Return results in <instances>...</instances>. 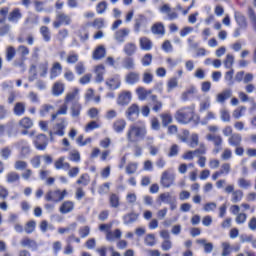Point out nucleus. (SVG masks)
Returning a JSON list of instances; mask_svg holds the SVG:
<instances>
[{"label":"nucleus","mask_w":256,"mask_h":256,"mask_svg":"<svg viewBox=\"0 0 256 256\" xmlns=\"http://www.w3.org/2000/svg\"><path fill=\"white\" fill-rule=\"evenodd\" d=\"M62 71L63 66H61V63L55 62L50 71V79H56V77H59V75H61Z\"/></svg>","instance_id":"obj_23"},{"label":"nucleus","mask_w":256,"mask_h":256,"mask_svg":"<svg viewBox=\"0 0 256 256\" xmlns=\"http://www.w3.org/2000/svg\"><path fill=\"white\" fill-rule=\"evenodd\" d=\"M238 186L241 189H249L251 187V182L245 178H239L238 179Z\"/></svg>","instance_id":"obj_59"},{"label":"nucleus","mask_w":256,"mask_h":256,"mask_svg":"<svg viewBox=\"0 0 256 256\" xmlns=\"http://www.w3.org/2000/svg\"><path fill=\"white\" fill-rule=\"evenodd\" d=\"M241 141H243V137L239 133L232 134L228 139L229 145L232 147H240Z\"/></svg>","instance_id":"obj_22"},{"label":"nucleus","mask_w":256,"mask_h":256,"mask_svg":"<svg viewBox=\"0 0 256 256\" xmlns=\"http://www.w3.org/2000/svg\"><path fill=\"white\" fill-rule=\"evenodd\" d=\"M0 156L2 157V159H4L5 161H7V159H9V157H11V148L9 147H5L0 151Z\"/></svg>","instance_id":"obj_64"},{"label":"nucleus","mask_w":256,"mask_h":256,"mask_svg":"<svg viewBox=\"0 0 256 256\" xmlns=\"http://www.w3.org/2000/svg\"><path fill=\"white\" fill-rule=\"evenodd\" d=\"M207 141H212L214 143L215 147H221L223 145V137L217 135V134H207L206 135Z\"/></svg>","instance_id":"obj_24"},{"label":"nucleus","mask_w":256,"mask_h":256,"mask_svg":"<svg viewBox=\"0 0 256 256\" xmlns=\"http://www.w3.org/2000/svg\"><path fill=\"white\" fill-rule=\"evenodd\" d=\"M234 18L240 29H247V18L239 11L234 12Z\"/></svg>","instance_id":"obj_13"},{"label":"nucleus","mask_w":256,"mask_h":256,"mask_svg":"<svg viewBox=\"0 0 256 256\" xmlns=\"http://www.w3.org/2000/svg\"><path fill=\"white\" fill-rule=\"evenodd\" d=\"M139 45L142 51H151L153 49V42L147 37H141Z\"/></svg>","instance_id":"obj_17"},{"label":"nucleus","mask_w":256,"mask_h":256,"mask_svg":"<svg viewBox=\"0 0 256 256\" xmlns=\"http://www.w3.org/2000/svg\"><path fill=\"white\" fill-rule=\"evenodd\" d=\"M9 15V7L0 8V24L5 23L7 21Z\"/></svg>","instance_id":"obj_52"},{"label":"nucleus","mask_w":256,"mask_h":256,"mask_svg":"<svg viewBox=\"0 0 256 256\" xmlns=\"http://www.w3.org/2000/svg\"><path fill=\"white\" fill-rule=\"evenodd\" d=\"M139 219V214L130 212L123 216L124 225H131Z\"/></svg>","instance_id":"obj_26"},{"label":"nucleus","mask_w":256,"mask_h":256,"mask_svg":"<svg viewBox=\"0 0 256 256\" xmlns=\"http://www.w3.org/2000/svg\"><path fill=\"white\" fill-rule=\"evenodd\" d=\"M128 103H131V92L130 91H123L118 96L117 104L124 107Z\"/></svg>","instance_id":"obj_12"},{"label":"nucleus","mask_w":256,"mask_h":256,"mask_svg":"<svg viewBox=\"0 0 256 256\" xmlns=\"http://www.w3.org/2000/svg\"><path fill=\"white\" fill-rule=\"evenodd\" d=\"M219 172L222 175H229V173H231V164L230 163H223L220 167Z\"/></svg>","instance_id":"obj_60"},{"label":"nucleus","mask_w":256,"mask_h":256,"mask_svg":"<svg viewBox=\"0 0 256 256\" xmlns=\"http://www.w3.org/2000/svg\"><path fill=\"white\" fill-rule=\"evenodd\" d=\"M54 167L57 170L64 169V171H67L71 169V164H69V162H65V157L62 156L55 161Z\"/></svg>","instance_id":"obj_19"},{"label":"nucleus","mask_w":256,"mask_h":256,"mask_svg":"<svg viewBox=\"0 0 256 256\" xmlns=\"http://www.w3.org/2000/svg\"><path fill=\"white\" fill-rule=\"evenodd\" d=\"M235 63V57L231 54H227L226 59L224 60V66L226 69H231Z\"/></svg>","instance_id":"obj_53"},{"label":"nucleus","mask_w":256,"mask_h":256,"mask_svg":"<svg viewBox=\"0 0 256 256\" xmlns=\"http://www.w3.org/2000/svg\"><path fill=\"white\" fill-rule=\"evenodd\" d=\"M197 145H199V135L192 134L190 137L189 147H191V149H195V147H197Z\"/></svg>","instance_id":"obj_58"},{"label":"nucleus","mask_w":256,"mask_h":256,"mask_svg":"<svg viewBox=\"0 0 256 256\" xmlns=\"http://www.w3.org/2000/svg\"><path fill=\"white\" fill-rule=\"evenodd\" d=\"M106 85L109 86V89L115 91L121 87V79L119 77L110 78L106 81Z\"/></svg>","instance_id":"obj_31"},{"label":"nucleus","mask_w":256,"mask_h":256,"mask_svg":"<svg viewBox=\"0 0 256 256\" xmlns=\"http://www.w3.org/2000/svg\"><path fill=\"white\" fill-rule=\"evenodd\" d=\"M40 33L43 37V40L46 42V43H49V41H51V31L49 30V27L47 26H42L40 28Z\"/></svg>","instance_id":"obj_39"},{"label":"nucleus","mask_w":256,"mask_h":256,"mask_svg":"<svg viewBox=\"0 0 256 256\" xmlns=\"http://www.w3.org/2000/svg\"><path fill=\"white\" fill-rule=\"evenodd\" d=\"M73 209H75V203L73 201L67 200L62 203L59 211L62 213V215H67V213H71Z\"/></svg>","instance_id":"obj_16"},{"label":"nucleus","mask_w":256,"mask_h":256,"mask_svg":"<svg viewBox=\"0 0 256 256\" xmlns=\"http://www.w3.org/2000/svg\"><path fill=\"white\" fill-rule=\"evenodd\" d=\"M137 167H138L137 163H135V162L129 163L126 166V173L128 175H133V174L137 173Z\"/></svg>","instance_id":"obj_56"},{"label":"nucleus","mask_w":256,"mask_h":256,"mask_svg":"<svg viewBox=\"0 0 256 256\" xmlns=\"http://www.w3.org/2000/svg\"><path fill=\"white\" fill-rule=\"evenodd\" d=\"M67 37H69V30L67 29L59 30L57 39L60 43H63L65 39H67Z\"/></svg>","instance_id":"obj_55"},{"label":"nucleus","mask_w":256,"mask_h":256,"mask_svg":"<svg viewBox=\"0 0 256 256\" xmlns=\"http://www.w3.org/2000/svg\"><path fill=\"white\" fill-rule=\"evenodd\" d=\"M196 243L198 245H202L203 248H204V253H212L213 252V243L211 242H208L207 239H198L196 240Z\"/></svg>","instance_id":"obj_27"},{"label":"nucleus","mask_w":256,"mask_h":256,"mask_svg":"<svg viewBox=\"0 0 256 256\" xmlns=\"http://www.w3.org/2000/svg\"><path fill=\"white\" fill-rule=\"evenodd\" d=\"M160 13L163 15H167L169 21H175L179 17V14L175 11L171 10V6L169 4H164L159 8Z\"/></svg>","instance_id":"obj_8"},{"label":"nucleus","mask_w":256,"mask_h":256,"mask_svg":"<svg viewBox=\"0 0 256 256\" xmlns=\"http://www.w3.org/2000/svg\"><path fill=\"white\" fill-rule=\"evenodd\" d=\"M67 127V120L65 118L58 119V122L54 126V135L63 137L65 135V129Z\"/></svg>","instance_id":"obj_9"},{"label":"nucleus","mask_w":256,"mask_h":256,"mask_svg":"<svg viewBox=\"0 0 256 256\" xmlns=\"http://www.w3.org/2000/svg\"><path fill=\"white\" fill-rule=\"evenodd\" d=\"M140 79H141V75L139 74V72H135V71L129 72L125 76V82L128 85H135V83H139Z\"/></svg>","instance_id":"obj_11"},{"label":"nucleus","mask_w":256,"mask_h":256,"mask_svg":"<svg viewBox=\"0 0 256 256\" xmlns=\"http://www.w3.org/2000/svg\"><path fill=\"white\" fill-rule=\"evenodd\" d=\"M220 118H221V121H223L224 123H229L231 121V114L229 113V110L221 109Z\"/></svg>","instance_id":"obj_50"},{"label":"nucleus","mask_w":256,"mask_h":256,"mask_svg":"<svg viewBox=\"0 0 256 256\" xmlns=\"http://www.w3.org/2000/svg\"><path fill=\"white\" fill-rule=\"evenodd\" d=\"M96 11L99 15H103V13L105 11H107V2L102 1V2L98 3L96 6Z\"/></svg>","instance_id":"obj_62"},{"label":"nucleus","mask_w":256,"mask_h":256,"mask_svg":"<svg viewBox=\"0 0 256 256\" xmlns=\"http://www.w3.org/2000/svg\"><path fill=\"white\" fill-rule=\"evenodd\" d=\"M81 109V104L79 102H74L70 108L71 117H73L74 119L79 117L81 115Z\"/></svg>","instance_id":"obj_34"},{"label":"nucleus","mask_w":256,"mask_h":256,"mask_svg":"<svg viewBox=\"0 0 256 256\" xmlns=\"http://www.w3.org/2000/svg\"><path fill=\"white\" fill-rule=\"evenodd\" d=\"M231 95H232L231 90L226 89V90L222 91L221 93L217 94L216 102L217 103H225V101H227V99H230Z\"/></svg>","instance_id":"obj_29"},{"label":"nucleus","mask_w":256,"mask_h":256,"mask_svg":"<svg viewBox=\"0 0 256 256\" xmlns=\"http://www.w3.org/2000/svg\"><path fill=\"white\" fill-rule=\"evenodd\" d=\"M107 55V50H105V46H98L93 54H92V58L94 59V61H100V59H105V56Z\"/></svg>","instance_id":"obj_15"},{"label":"nucleus","mask_w":256,"mask_h":256,"mask_svg":"<svg viewBox=\"0 0 256 256\" xmlns=\"http://www.w3.org/2000/svg\"><path fill=\"white\" fill-rule=\"evenodd\" d=\"M221 247H222L221 256H231L233 248H231V244L229 242H222Z\"/></svg>","instance_id":"obj_40"},{"label":"nucleus","mask_w":256,"mask_h":256,"mask_svg":"<svg viewBox=\"0 0 256 256\" xmlns=\"http://www.w3.org/2000/svg\"><path fill=\"white\" fill-rule=\"evenodd\" d=\"M143 21H145L144 15H139L138 18L135 19V24H134L135 33H139L141 31V25H143Z\"/></svg>","instance_id":"obj_47"},{"label":"nucleus","mask_w":256,"mask_h":256,"mask_svg":"<svg viewBox=\"0 0 256 256\" xmlns=\"http://www.w3.org/2000/svg\"><path fill=\"white\" fill-rule=\"evenodd\" d=\"M89 174H82L80 178L76 181L77 185H84V187H87L90 183Z\"/></svg>","instance_id":"obj_51"},{"label":"nucleus","mask_w":256,"mask_h":256,"mask_svg":"<svg viewBox=\"0 0 256 256\" xmlns=\"http://www.w3.org/2000/svg\"><path fill=\"white\" fill-rule=\"evenodd\" d=\"M151 31L154 35H163L165 33V26L162 23H156L152 26Z\"/></svg>","instance_id":"obj_37"},{"label":"nucleus","mask_w":256,"mask_h":256,"mask_svg":"<svg viewBox=\"0 0 256 256\" xmlns=\"http://www.w3.org/2000/svg\"><path fill=\"white\" fill-rule=\"evenodd\" d=\"M35 227H37V223L34 220H31V221L26 223L24 231L28 235H31V233H33V231H35Z\"/></svg>","instance_id":"obj_49"},{"label":"nucleus","mask_w":256,"mask_h":256,"mask_svg":"<svg viewBox=\"0 0 256 256\" xmlns=\"http://www.w3.org/2000/svg\"><path fill=\"white\" fill-rule=\"evenodd\" d=\"M153 93V90H147L144 87H138L136 89V94L138 95L139 101H145L149 95Z\"/></svg>","instance_id":"obj_25"},{"label":"nucleus","mask_w":256,"mask_h":256,"mask_svg":"<svg viewBox=\"0 0 256 256\" xmlns=\"http://www.w3.org/2000/svg\"><path fill=\"white\" fill-rule=\"evenodd\" d=\"M144 243L145 245H147V247H155V245H157V241L155 240V234L146 235Z\"/></svg>","instance_id":"obj_45"},{"label":"nucleus","mask_w":256,"mask_h":256,"mask_svg":"<svg viewBox=\"0 0 256 256\" xmlns=\"http://www.w3.org/2000/svg\"><path fill=\"white\" fill-rule=\"evenodd\" d=\"M34 144H35L36 149H38V151H45L47 149V145H48L47 135H45V134L37 135L34 140Z\"/></svg>","instance_id":"obj_7"},{"label":"nucleus","mask_w":256,"mask_h":256,"mask_svg":"<svg viewBox=\"0 0 256 256\" xmlns=\"http://www.w3.org/2000/svg\"><path fill=\"white\" fill-rule=\"evenodd\" d=\"M123 52L127 57H133V54L137 53V45L133 42H128L124 45Z\"/></svg>","instance_id":"obj_21"},{"label":"nucleus","mask_w":256,"mask_h":256,"mask_svg":"<svg viewBox=\"0 0 256 256\" xmlns=\"http://www.w3.org/2000/svg\"><path fill=\"white\" fill-rule=\"evenodd\" d=\"M67 111H69V105L67 103H63L56 113L51 115V121H55L59 115H67Z\"/></svg>","instance_id":"obj_28"},{"label":"nucleus","mask_w":256,"mask_h":256,"mask_svg":"<svg viewBox=\"0 0 256 256\" xmlns=\"http://www.w3.org/2000/svg\"><path fill=\"white\" fill-rule=\"evenodd\" d=\"M112 127L115 133H123V131H125V128L127 127V121H125V119H117L113 123Z\"/></svg>","instance_id":"obj_20"},{"label":"nucleus","mask_w":256,"mask_h":256,"mask_svg":"<svg viewBox=\"0 0 256 256\" xmlns=\"http://www.w3.org/2000/svg\"><path fill=\"white\" fill-rule=\"evenodd\" d=\"M122 67L128 71L135 69V59H133L131 56L124 58L122 61Z\"/></svg>","instance_id":"obj_32"},{"label":"nucleus","mask_w":256,"mask_h":256,"mask_svg":"<svg viewBox=\"0 0 256 256\" xmlns=\"http://www.w3.org/2000/svg\"><path fill=\"white\" fill-rule=\"evenodd\" d=\"M20 245L23 247H28V249H32V251H37L39 247L37 242L33 239H30L29 237L23 238L20 242Z\"/></svg>","instance_id":"obj_18"},{"label":"nucleus","mask_w":256,"mask_h":256,"mask_svg":"<svg viewBox=\"0 0 256 256\" xmlns=\"http://www.w3.org/2000/svg\"><path fill=\"white\" fill-rule=\"evenodd\" d=\"M193 113H195V107H184L176 112L175 119L176 121H178V123H183L184 125H187V123H189V121L193 119Z\"/></svg>","instance_id":"obj_2"},{"label":"nucleus","mask_w":256,"mask_h":256,"mask_svg":"<svg viewBox=\"0 0 256 256\" xmlns=\"http://www.w3.org/2000/svg\"><path fill=\"white\" fill-rule=\"evenodd\" d=\"M63 91H65V86L61 82H56L52 88V93L55 97H59V95H63Z\"/></svg>","instance_id":"obj_35"},{"label":"nucleus","mask_w":256,"mask_h":256,"mask_svg":"<svg viewBox=\"0 0 256 256\" xmlns=\"http://www.w3.org/2000/svg\"><path fill=\"white\" fill-rule=\"evenodd\" d=\"M248 17L250 19V23L253 27V30L256 32V14L255 10H253V8L251 7L248 8Z\"/></svg>","instance_id":"obj_46"},{"label":"nucleus","mask_w":256,"mask_h":256,"mask_svg":"<svg viewBox=\"0 0 256 256\" xmlns=\"http://www.w3.org/2000/svg\"><path fill=\"white\" fill-rule=\"evenodd\" d=\"M147 137V128L145 126H137L132 124L126 132V139L128 143H138Z\"/></svg>","instance_id":"obj_1"},{"label":"nucleus","mask_w":256,"mask_h":256,"mask_svg":"<svg viewBox=\"0 0 256 256\" xmlns=\"http://www.w3.org/2000/svg\"><path fill=\"white\" fill-rule=\"evenodd\" d=\"M153 74L149 71H145L142 75V81L146 85H149L150 83H153Z\"/></svg>","instance_id":"obj_54"},{"label":"nucleus","mask_w":256,"mask_h":256,"mask_svg":"<svg viewBox=\"0 0 256 256\" xmlns=\"http://www.w3.org/2000/svg\"><path fill=\"white\" fill-rule=\"evenodd\" d=\"M129 33H130L129 28H123V29L117 30L114 34V39L118 43H125V37H127Z\"/></svg>","instance_id":"obj_14"},{"label":"nucleus","mask_w":256,"mask_h":256,"mask_svg":"<svg viewBox=\"0 0 256 256\" xmlns=\"http://www.w3.org/2000/svg\"><path fill=\"white\" fill-rule=\"evenodd\" d=\"M72 22L71 16L63 13V12H58L56 15V21L53 22V27L55 29H59L61 25H70Z\"/></svg>","instance_id":"obj_5"},{"label":"nucleus","mask_w":256,"mask_h":256,"mask_svg":"<svg viewBox=\"0 0 256 256\" xmlns=\"http://www.w3.org/2000/svg\"><path fill=\"white\" fill-rule=\"evenodd\" d=\"M21 179V176H19V173L17 172H9L6 175V181L7 183H17Z\"/></svg>","instance_id":"obj_41"},{"label":"nucleus","mask_w":256,"mask_h":256,"mask_svg":"<svg viewBox=\"0 0 256 256\" xmlns=\"http://www.w3.org/2000/svg\"><path fill=\"white\" fill-rule=\"evenodd\" d=\"M141 113V110L139 109V105L137 104H131L126 112V118L128 119V121H137V119H139V114Z\"/></svg>","instance_id":"obj_6"},{"label":"nucleus","mask_w":256,"mask_h":256,"mask_svg":"<svg viewBox=\"0 0 256 256\" xmlns=\"http://www.w3.org/2000/svg\"><path fill=\"white\" fill-rule=\"evenodd\" d=\"M67 190L60 191L59 189L50 190L45 195L46 201H53V203H61L65 197H67Z\"/></svg>","instance_id":"obj_3"},{"label":"nucleus","mask_w":256,"mask_h":256,"mask_svg":"<svg viewBox=\"0 0 256 256\" xmlns=\"http://www.w3.org/2000/svg\"><path fill=\"white\" fill-rule=\"evenodd\" d=\"M23 18V13H21V9L14 8L11 12H8L7 20L9 23L17 24Z\"/></svg>","instance_id":"obj_10"},{"label":"nucleus","mask_w":256,"mask_h":256,"mask_svg":"<svg viewBox=\"0 0 256 256\" xmlns=\"http://www.w3.org/2000/svg\"><path fill=\"white\" fill-rule=\"evenodd\" d=\"M16 55H17V51L15 50V47L8 46L6 48V61H8V63H10V61H13Z\"/></svg>","instance_id":"obj_38"},{"label":"nucleus","mask_w":256,"mask_h":256,"mask_svg":"<svg viewBox=\"0 0 256 256\" xmlns=\"http://www.w3.org/2000/svg\"><path fill=\"white\" fill-rule=\"evenodd\" d=\"M96 83H103V75H105V66L99 65L96 67Z\"/></svg>","instance_id":"obj_36"},{"label":"nucleus","mask_w":256,"mask_h":256,"mask_svg":"<svg viewBox=\"0 0 256 256\" xmlns=\"http://www.w3.org/2000/svg\"><path fill=\"white\" fill-rule=\"evenodd\" d=\"M110 205L114 209H117V207H119V196L117 194L110 195Z\"/></svg>","instance_id":"obj_63"},{"label":"nucleus","mask_w":256,"mask_h":256,"mask_svg":"<svg viewBox=\"0 0 256 256\" xmlns=\"http://www.w3.org/2000/svg\"><path fill=\"white\" fill-rule=\"evenodd\" d=\"M173 183H175V174L169 172V170L164 171L160 179V185L165 189H169Z\"/></svg>","instance_id":"obj_4"},{"label":"nucleus","mask_w":256,"mask_h":256,"mask_svg":"<svg viewBox=\"0 0 256 256\" xmlns=\"http://www.w3.org/2000/svg\"><path fill=\"white\" fill-rule=\"evenodd\" d=\"M19 126L22 127V129H31V127H33V120L29 117H24L19 121Z\"/></svg>","instance_id":"obj_42"},{"label":"nucleus","mask_w":256,"mask_h":256,"mask_svg":"<svg viewBox=\"0 0 256 256\" xmlns=\"http://www.w3.org/2000/svg\"><path fill=\"white\" fill-rule=\"evenodd\" d=\"M160 118L162 119L163 127H167L168 125H171V123H173V116H171V114L169 113L160 114Z\"/></svg>","instance_id":"obj_43"},{"label":"nucleus","mask_w":256,"mask_h":256,"mask_svg":"<svg viewBox=\"0 0 256 256\" xmlns=\"http://www.w3.org/2000/svg\"><path fill=\"white\" fill-rule=\"evenodd\" d=\"M159 199L162 201V203L169 204V201H173V196H171V193L165 192L159 195Z\"/></svg>","instance_id":"obj_61"},{"label":"nucleus","mask_w":256,"mask_h":256,"mask_svg":"<svg viewBox=\"0 0 256 256\" xmlns=\"http://www.w3.org/2000/svg\"><path fill=\"white\" fill-rule=\"evenodd\" d=\"M152 62H153V55L151 54H146L141 59V63L143 67H149V65H151Z\"/></svg>","instance_id":"obj_57"},{"label":"nucleus","mask_w":256,"mask_h":256,"mask_svg":"<svg viewBox=\"0 0 256 256\" xmlns=\"http://www.w3.org/2000/svg\"><path fill=\"white\" fill-rule=\"evenodd\" d=\"M150 99L154 105L152 110L155 111V113H159V111L163 109V102L159 101V99L157 98V95H151Z\"/></svg>","instance_id":"obj_33"},{"label":"nucleus","mask_w":256,"mask_h":256,"mask_svg":"<svg viewBox=\"0 0 256 256\" xmlns=\"http://www.w3.org/2000/svg\"><path fill=\"white\" fill-rule=\"evenodd\" d=\"M27 109V106L25 105V102H18L14 106V115H17V117H21L25 115V110Z\"/></svg>","instance_id":"obj_30"},{"label":"nucleus","mask_w":256,"mask_h":256,"mask_svg":"<svg viewBox=\"0 0 256 256\" xmlns=\"http://www.w3.org/2000/svg\"><path fill=\"white\" fill-rule=\"evenodd\" d=\"M68 159L74 163H79V161H81V154L79 153V150L70 151Z\"/></svg>","instance_id":"obj_44"},{"label":"nucleus","mask_w":256,"mask_h":256,"mask_svg":"<svg viewBox=\"0 0 256 256\" xmlns=\"http://www.w3.org/2000/svg\"><path fill=\"white\" fill-rule=\"evenodd\" d=\"M243 199V191L242 190H235L232 193L231 201L232 203H239Z\"/></svg>","instance_id":"obj_48"}]
</instances>
